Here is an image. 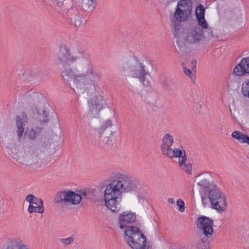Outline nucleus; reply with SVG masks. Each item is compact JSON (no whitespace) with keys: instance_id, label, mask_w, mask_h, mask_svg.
Here are the masks:
<instances>
[{"instance_id":"33","label":"nucleus","mask_w":249,"mask_h":249,"mask_svg":"<svg viewBox=\"0 0 249 249\" xmlns=\"http://www.w3.org/2000/svg\"><path fill=\"white\" fill-rule=\"evenodd\" d=\"M106 143L110 147H114L117 144L116 139L113 136L109 137Z\"/></svg>"},{"instance_id":"3","label":"nucleus","mask_w":249,"mask_h":249,"mask_svg":"<svg viewBox=\"0 0 249 249\" xmlns=\"http://www.w3.org/2000/svg\"><path fill=\"white\" fill-rule=\"evenodd\" d=\"M174 142V139L172 135L169 133L165 134L162 139V143L160 145V149L162 154L167 157L173 159V158H179L178 164L180 168L188 174H192V164L190 163H186L187 157L185 155V151H183L178 148H171V146Z\"/></svg>"},{"instance_id":"32","label":"nucleus","mask_w":249,"mask_h":249,"mask_svg":"<svg viewBox=\"0 0 249 249\" xmlns=\"http://www.w3.org/2000/svg\"><path fill=\"white\" fill-rule=\"evenodd\" d=\"M112 121L110 119H108L107 121L105 122L101 126L100 132H103L107 128L112 125Z\"/></svg>"},{"instance_id":"9","label":"nucleus","mask_w":249,"mask_h":249,"mask_svg":"<svg viewBox=\"0 0 249 249\" xmlns=\"http://www.w3.org/2000/svg\"><path fill=\"white\" fill-rule=\"evenodd\" d=\"M29 101L33 102L36 106V112L37 114V119L41 124L47 123L49 121L48 114L45 108L41 106L40 101L43 100V96L41 93L34 92L29 95Z\"/></svg>"},{"instance_id":"13","label":"nucleus","mask_w":249,"mask_h":249,"mask_svg":"<svg viewBox=\"0 0 249 249\" xmlns=\"http://www.w3.org/2000/svg\"><path fill=\"white\" fill-rule=\"evenodd\" d=\"M47 71L40 67L32 68L26 72L27 80L36 83L44 81L47 77Z\"/></svg>"},{"instance_id":"29","label":"nucleus","mask_w":249,"mask_h":249,"mask_svg":"<svg viewBox=\"0 0 249 249\" xmlns=\"http://www.w3.org/2000/svg\"><path fill=\"white\" fill-rule=\"evenodd\" d=\"M205 30V35H204V39L207 38L208 40L212 39L215 36L213 34V31L212 28L208 26L207 28L204 29Z\"/></svg>"},{"instance_id":"31","label":"nucleus","mask_w":249,"mask_h":249,"mask_svg":"<svg viewBox=\"0 0 249 249\" xmlns=\"http://www.w3.org/2000/svg\"><path fill=\"white\" fill-rule=\"evenodd\" d=\"M198 21V25L200 26V28L202 29L207 28L208 24L205 18L204 17L196 18Z\"/></svg>"},{"instance_id":"25","label":"nucleus","mask_w":249,"mask_h":249,"mask_svg":"<svg viewBox=\"0 0 249 249\" xmlns=\"http://www.w3.org/2000/svg\"><path fill=\"white\" fill-rule=\"evenodd\" d=\"M28 211L30 213H42L44 212V208L43 206H35L33 204H30L28 208Z\"/></svg>"},{"instance_id":"16","label":"nucleus","mask_w":249,"mask_h":249,"mask_svg":"<svg viewBox=\"0 0 249 249\" xmlns=\"http://www.w3.org/2000/svg\"><path fill=\"white\" fill-rule=\"evenodd\" d=\"M197 184L201 187L199 190V192L201 194L202 205H205L207 203V201H208V193H209V191L212 188H211L210 182L208 180L203 179L200 181Z\"/></svg>"},{"instance_id":"15","label":"nucleus","mask_w":249,"mask_h":249,"mask_svg":"<svg viewBox=\"0 0 249 249\" xmlns=\"http://www.w3.org/2000/svg\"><path fill=\"white\" fill-rule=\"evenodd\" d=\"M232 74L236 76H243L249 74V56L242 59L234 68Z\"/></svg>"},{"instance_id":"23","label":"nucleus","mask_w":249,"mask_h":249,"mask_svg":"<svg viewBox=\"0 0 249 249\" xmlns=\"http://www.w3.org/2000/svg\"><path fill=\"white\" fill-rule=\"evenodd\" d=\"M82 5L86 11L88 13H92L96 5V0H83Z\"/></svg>"},{"instance_id":"20","label":"nucleus","mask_w":249,"mask_h":249,"mask_svg":"<svg viewBox=\"0 0 249 249\" xmlns=\"http://www.w3.org/2000/svg\"><path fill=\"white\" fill-rule=\"evenodd\" d=\"M178 27V26L175 25L174 36L178 38L177 44L179 48V52L183 53L186 51L187 43L188 42L183 39V33L179 35Z\"/></svg>"},{"instance_id":"11","label":"nucleus","mask_w":249,"mask_h":249,"mask_svg":"<svg viewBox=\"0 0 249 249\" xmlns=\"http://www.w3.org/2000/svg\"><path fill=\"white\" fill-rule=\"evenodd\" d=\"M41 150L39 149H35L34 147L28 148L27 152L22 159V161H19V163L30 166L37 164L41 160L40 156Z\"/></svg>"},{"instance_id":"30","label":"nucleus","mask_w":249,"mask_h":249,"mask_svg":"<svg viewBox=\"0 0 249 249\" xmlns=\"http://www.w3.org/2000/svg\"><path fill=\"white\" fill-rule=\"evenodd\" d=\"M245 134L239 131H234L231 134L233 138L237 139L239 142H241Z\"/></svg>"},{"instance_id":"17","label":"nucleus","mask_w":249,"mask_h":249,"mask_svg":"<svg viewBox=\"0 0 249 249\" xmlns=\"http://www.w3.org/2000/svg\"><path fill=\"white\" fill-rule=\"evenodd\" d=\"M27 118L25 113L23 112L21 116H17L16 117L17 132L20 140L24 131L25 125L27 124Z\"/></svg>"},{"instance_id":"1","label":"nucleus","mask_w":249,"mask_h":249,"mask_svg":"<svg viewBox=\"0 0 249 249\" xmlns=\"http://www.w3.org/2000/svg\"><path fill=\"white\" fill-rule=\"evenodd\" d=\"M55 58L62 78L71 89L74 90L69 82L72 80L77 89H84L88 95H92L95 92L100 73L96 71L91 62L88 61L79 70H72L71 64L77 62L79 57L72 54L66 46L60 47Z\"/></svg>"},{"instance_id":"19","label":"nucleus","mask_w":249,"mask_h":249,"mask_svg":"<svg viewBox=\"0 0 249 249\" xmlns=\"http://www.w3.org/2000/svg\"><path fill=\"white\" fill-rule=\"evenodd\" d=\"M5 249H30L28 246L18 238L8 239Z\"/></svg>"},{"instance_id":"26","label":"nucleus","mask_w":249,"mask_h":249,"mask_svg":"<svg viewBox=\"0 0 249 249\" xmlns=\"http://www.w3.org/2000/svg\"><path fill=\"white\" fill-rule=\"evenodd\" d=\"M8 152L11 157L15 159L17 162H19V161H22V159L20 158L19 156L18 155L17 148L16 146L12 147Z\"/></svg>"},{"instance_id":"22","label":"nucleus","mask_w":249,"mask_h":249,"mask_svg":"<svg viewBox=\"0 0 249 249\" xmlns=\"http://www.w3.org/2000/svg\"><path fill=\"white\" fill-rule=\"evenodd\" d=\"M102 97L100 96L99 98L95 97L89 100L88 104L90 111H93L94 109H95L97 111H99L102 104Z\"/></svg>"},{"instance_id":"8","label":"nucleus","mask_w":249,"mask_h":249,"mask_svg":"<svg viewBox=\"0 0 249 249\" xmlns=\"http://www.w3.org/2000/svg\"><path fill=\"white\" fill-rule=\"evenodd\" d=\"M193 9L191 0H179L174 13L175 21L179 22L186 21L190 17Z\"/></svg>"},{"instance_id":"36","label":"nucleus","mask_w":249,"mask_h":249,"mask_svg":"<svg viewBox=\"0 0 249 249\" xmlns=\"http://www.w3.org/2000/svg\"><path fill=\"white\" fill-rule=\"evenodd\" d=\"M49 147L48 142H41L39 144L38 148H35V149H39L41 150V152L42 151H45L47 150Z\"/></svg>"},{"instance_id":"18","label":"nucleus","mask_w":249,"mask_h":249,"mask_svg":"<svg viewBox=\"0 0 249 249\" xmlns=\"http://www.w3.org/2000/svg\"><path fill=\"white\" fill-rule=\"evenodd\" d=\"M68 15L71 20L74 21V25L76 27L80 26L81 24H84L86 22L82 15L75 8H72L69 9Z\"/></svg>"},{"instance_id":"21","label":"nucleus","mask_w":249,"mask_h":249,"mask_svg":"<svg viewBox=\"0 0 249 249\" xmlns=\"http://www.w3.org/2000/svg\"><path fill=\"white\" fill-rule=\"evenodd\" d=\"M212 237H207L205 235H200L199 239L197 242V249H210V242Z\"/></svg>"},{"instance_id":"43","label":"nucleus","mask_w":249,"mask_h":249,"mask_svg":"<svg viewBox=\"0 0 249 249\" xmlns=\"http://www.w3.org/2000/svg\"><path fill=\"white\" fill-rule=\"evenodd\" d=\"M161 84L163 85V86L164 87V88H166L168 86V81H167V79H164L162 81Z\"/></svg>"},{"instance_id":"5","label":"nucleus","mask_w":249,"mask_h":249,"mask_svg":"<svg viewBox=\"0 0 249 249\" xmlns=\"http://www.w3.org/2000/svg\"><path fill=\"white\" fill-rule=\"evenodd\" d=\"M91 196V193L90 192L83 191L81 196L72 191H60L55 196L54 202L59 208L64 210L67 208L69 204L74 205L79 204L82 199V196L84 198L90 199H92Z\"/></svg>"},{"instance_id":"27","label":"nucleus","mask_w":249,"mask_h":249,"mask_svg":"<svg viewBox=\"0 0 249 249\" xmlns=\"http://www.w3.org/2000/svg\"><path fill=\"white\" fill-rule=\"evenodd\" d=\"M241 92L244 97L249 98V80L242 83Z\"/></svg>"},{"instance_id":"37","label":"nucleus","mask_w":249,"mask_h":249,"mask_svg":"<svg viewBox=\"0 0 249 249\" xmlns=\"http://www.w3.org/2000/svg\"><path fill=\"white\" fill-rule=\"evenodd\" d=\"M33 204L38 206H43V201L41 198L36 197L33 202Z\"/></svg>"},{"instance_id":"46","label":"nucleus","mask_w":249,"mask_h":249,"mask_svg":"<svg viewBox=\"0 0 249 249\" xmlns=\"http://www.w3.org/2000/svg\"><path fill=\"white\" fill-rule=\"evenodd\" d=\"M146 249H152V247L150 246H148L146 248Z\"/></svg>"},{"instance_id":"6","label":"nucleus","mask_w":249,"mask_h":249,"mask_svg":"<svg viewBox=\"0 0 249 249\" xmlns=\"http://www.w3.org/2000/svg\"><path fill=\"white\" fill-rule=\"evenodd\" d=\"M124 238L132 249H144L146 238L137 227H129L124 233Z\"/></svg>"},{"instance_id":"41","label":"nucleus","mask_w":249,"mask_h":249,"mask_svg":"<svg viewBox=\"0 0 249 249\" xmlns=\"http://www.w3.org/2000/svg\"><path fill=\"white\" fill-rule=\"evenodd\" d=\"M184 72L185 74L187 76H190L192 74V71L191 70L186 68H184Z\"/></svg>"},{"instance_id":"42","label":"nucleus","mask_w":249,"mask_h":249,"mask_svg":"<svg viewBox=\"0 0 249 249\" xmlns=\"http://www.w3.org/2000/svg\"><path fill=\"white\" fill-rule=\"evenodd\" d=\"M196 61L195 59H192L191 62V67L192 69L195 68L196 67Z\"/></svg>"},{"instance_id":"14","label":"nucleus","mask_w":249,"mask_h":249,"mask_svg":"<svg viewBox=\"0 0 249 249\" xmlns=\"http://www.w3.org/2000/svg\"><path fill=\"white\" fill-rule=\"evenodd\" d=\"M137 222L136 214L131 212H124L119 217L118 225L119 228L123 229L129 227H134L133 225Z\"/></svg>"},{"instance_id":"4","label":"nucleus","mask_w":249,"mask_h":249,"mask_svg":"<svg viewBox=\"0 0 249 249\" xmlns=\"http://www.w3.org/2000/svg\"><path fill=\"white\" fill-rule=\"evenodd\" d=\"M122 69L127 72L128 76L138 79L143 86L148 87L150 86V82L146 79L149 73L137 57H135L133 61L123 64Z\"/></svg>"},{"instance_id":"24","label":"nucleus","mask_w":249,"mask_h":249,"mask_svg":"<svg viewBox=\"0 0 249 249\" xmlns=\"http://www.w3.org/2000/svg\"><path fill=\"white\" fill-rule=\"evenodd\" d=\"M42 130V128L38 126L31 129L28 135L29 139L32 141L34 140Z\"/></svg>"},{"instance_id":"7","label":"nucleus","mask_w":249,"mask_h":249,"mask_svg":"<svg viewBox=\"0 0 249 249\" xmlns=\"http://www.w3.org/2000/svg\"><path fill=\"white\" fill-rule=\"evenodd\" d=\"M208 201L205 205L206 207L211 203V208L216 210L218 212L226 211L227 208L226 198L225 194L216 186H213L209 191L207 195Z\"/></svg>"},{"instance_id":"12","label":"nucleus","mask_w":249,"mask_h":249,"mask_svg":"<svg viewBox=\"0 0 249 249\" xmlns=\"http://www.w3.org/2000/svg\"><path fill=\"white\" fill-rule=\"evenodd\" d=\"M183 37L188 43L195 44L204 39V35L202 29L197 25L192 27L187 33H183Z\"/></svg>"},{"instance_id":"45","label":"nucleus","mask_w":249,"mask_h":249,"mask_svg":"<svg viewBox=\"0 0 249 249\" xmlns=\"http://www.w3.org/2000/svg\"><path fill=\"white\" fill-rule=\"evenodd\" d=\"M168 202L170 204H173L174 203V200L173 198H169Z\"/></svg>"},{"instance_id":"10","label":"nucleus","mask_w":249,"mask_h":249,"mask_svg":"<svg viewBox=\"0 0 249 249\" xmlns=\"http://www.w3.org/2000/svg\"><path fill=\"white\" fill-rule=\"evenodd\" d=\"M197 229L201 232L200 235H205L207 237H212L213 234V221L211 218L201 215L197 218L196 222Z\"/></svg>"},{"instance_id":"2","label":"nucleus","mask_w":249,"mask_h":249,"mask_svg":"<svg viewBox=\"0 0 249 249\" xmlns=\"http://www.w3.org/2000/svg\"><path fill=\"white\" fill-rule=\"evenodd\" d=\"M139 190V185L130 176L124 173H117L105 190V205L112 212L117 213L121 208L122 192L133 193Z\"/></svg>"},{"instance_id":"39","label":"nucleus","mask_w":249,"mask_h":249,"mask_svg":"<svg viewBox=\"0 0 249 249\" xmlns=\"http://www.w3.org/2000/svg\"><path fill=\"white\" fill-rule=\"evenodd\" d=\"M242 143H247L249 145V136L247 135H245L243 139L241 142Z\"/></svg>"},{"instance_id":"44","label":"nucleus","mask_w":249,"mask_h":249,"mask_svg":"<svg viewBox=\"0 0 249 249\" xmlns=\"http://www.w3.org/2000/svg\"><path fill=\"white\" fill-rule=\"evenodd\" d=\"M190 78L191 79V81L193 82V83H195L196 82V77L195 75H190Z\"/></svg>"},{"instance_id":"38","label":"nucleus","mask_w":249,"mask_h":249,"mask_svg":"<svg viewBox=\"0 0 249 249\" xmlns=\"http://www.w3.org/2000/svg\"><path fill=\"white\" fill-rule=\"evenodd\" d=\"M36 196L33 194H29L26 197V200L30 204H33V202Z\"/></svg>"},{"instance_id":"40","label":"nucleus","mask_w":249,"mask_h":249,"mask_svg":"<svg viewBox=\"0 0 249 249\" xmlns=\"http://www.w3.org/2000/svg\"><path fill=\"white\" fill-rule=\"evenodd\" d=\"M80 124L81 129L85 132L86 130V128L89 126L88 125H87L85 123H83V122H81Z\"/></svg>"},{"instance_id":"28","label":"nucleus","mask_w":249,"mask_h":249,"mask_svg":"<svg viewBox=\"0 0 249 249\" xmlns=\"http://www.w3.org/2000/svg\"><path fill=\"white\" fill-rule=\"evenodd\" d=\"M196 18L205 16V9L202 4L198 5L196 9Z\"/></svg>"},{"instance_id":"47","label":"nucleus","mask_w":249,"mask_h":249,"mask_svg":"<svg viewBox=\"0 0 249 249\" xmlns=\"http://www.w3.org/2000/svg\"><path fill=\"white\" fill-rule=\"evenodd\" d=\"M248 249H249V247H248Z\"/></svg>"},{"instance_id":"35","label":"nucleus","mask_w":249,"mask_h":249,"mask_svg":"<svg viewBox=\"0 0 249 249\" xmlns=\"http://www.w3.org/2000/svg\"><path fill=\"white\" fill-rule=\"evenodd\" d=\"M177 205L178 206V211L183 212L185 210V204L184 201L182 199H178L177 201Z\"/></svg>"},{"instance_id":"34","label":"nucleus","mask_w":249,"mask_h":249,"mask_svg":"<svg viewBox=\"0 0 249 249\" xmlns=\"http://www.w3.org/2000/svg\"><path fill=\"white\" fill-rule=\"evenodd\" d=\"M74 239L72 237H69L66 238H61L60 242L65 245L68 246L73 242Z\"/></svg>"}]
</instances>
